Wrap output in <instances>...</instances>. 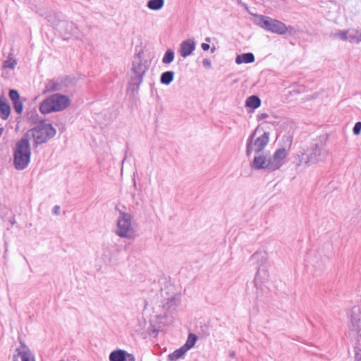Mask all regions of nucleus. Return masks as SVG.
Wrapping results in <instances>:
<instances>
[{
    "label": "nucleus",
    "mask_w": 361,
    "mask_h": 361,
    "mask_svg": "<svg viewBox=\"0 0 361 361\" xmlns=\"http://www.w3.org/2000/svg\"><path fill=\"white\" fill-rule=\"evenodd\" d=\"M11 113V106L4 94L0 95V118L6 120Z\"/></svg>",
    "instance_id": "16"
},
{
    "label": "nucleus",
    "mask_w": 361,
    "mask_h": 361,
    "mask_svg": "<svg viewBox=\"0 0 361 361\" xmlns=\"http://www.w3.org/2000/svg\"><path fill=\"white\" fill-rule=\"evenodd\" d=\"M177 306V300L174 297L168 298L165 303L163 304V307L166 310L174 308Z\"/></svg>",
    "instance_id": "30"
},
{
    "label": "nucleus",
    "mask_w": 361,
    "mask_h": 361,
    "mask_svg": "<svg viewBox=\"0 0 361 361\" xmlns=\"http://www.w3.org/2000/svg\"><path fill=\"white\" fill-rule=\"evenodd\" d=\"M269 117V114H267V113H262V114H258L257 115V120L258 121H260V120H262V119H264V118H267Z\"/></svg>",
    "instance_id": "38"
},
{
    "label": "nucleus",
    "mask_w": 361,
    "mask_h": 361,
    "mask_svg": "<svg viewBox=\"0 0 361 361\" xmlns=\"http://www.w3.org/2000/svg\"><path fill=\"white\" fill-rule=\"evenodd\" d=\"M256 131H253L249 136L246 144V155L250 157L254 151L256 153L261 152L267 146L269 141V133L264 132L261 136L258 137L253 142Z\"/></svg>",
    "instance_id": "7"
},
{
    "label": "nucleus",
    "mask_w": 361,
    "mask_h": 361,
    "mask_svg": "<svg viewBox=\"0 0 361 361\" xmlns=\"http://www.w3.org/2000/svg\"><path fill=\"white\" fill-rule=\"evenodd\" d=\"M197 336L195 334H189L185 343L183 345V348L188 351L191 349L197 341Z\"/></svg>",
    "instance_id": "25"
},
{
    "label": "nucleus",
    "mask_w": 361,
    "mask_h": 361,
    "mask_svg": "<svg viewBox=\"0 0 361 361\" xmlns=\"http://www.w3.org/2000/svg\"><path fill=\"white\" fill-rule=\"evenodd\" d=\"M24 361H35V356L29 350V348L24 344Z\"/></svg>",
    "instance_id": "31"
},
{
    "label": "nucleus",
    "mask_w": 361,
    "mask_h": 361,
    "mask_svg": "<svg viewBox=\"0 0 361 361\" xmlns=\"http://www.w3.org/2000/svg\"><path fill=\"white\" fill-rule=\"evenodd\" d=\"M268 159L264 155L255 156L250 167L255 170L266 169L269 172V166L267 165Z\"/></svg>",
    "instance_id": "14"
},
{
    "label": "nucleus",
    "mask_w": 361,
    "mask_h": 361,
    "mask_svg": "<svg viewBox=\"0 0 361 361\" xmlns=\"http://www.w3.org/2000/svg\"><path fill=\"white\" fill-rule=\"evenodd\" d=\"M9 97L13 102V106L15 111L20 114L23 111V103L20 100V94L16 90H11L9 91Z\"/></svg>",
    "instance_id": "15"
},
{
    "label": "nucleus",
    "mask_w": 361,
    "mask_h": 361,
    "mask_svg": "<svg viewBox=\"0 0 361 361\" xmlns=\"http://www.w3.org/2000/svg\"><path fill=\"white\" fill-rule=\"evenodd\" d=\"M175 73L172 71H167L161 73L160 77V82L162 85H168L174 79Z\"/></svg>",
    "instance_id": "21"
},
{
    "label": "nucleus",
    "mask_w": 361,
    "mask_h": 361,
    "mask_svg": "<svg viewBox=\"0 0 361 361\" xmlns=\"http://www.w3.org/2000/svg\"><path fill=\"white\" fill-rule=\"evenodd\" d=\"M350 30H342L334 35V37L340 38L341 40H348V35Z\"/></svg>",
    "instance_id": "32"
},
{
    "label": "nucleus",
    "mask_w": 361,
    "mask_h": 361,
    "mask_svg": "<svg viewBox=\"0 0 361 361\" xmlns=\"http://www.w3.org/2000/svg\"><path fill=\"white\" fill-rule=\"evenodd\" d=\"M16 63H17L16 60L13 58L12 54H9L7 59L4 61L3 68L4 69H6V68L13 69L15 68Z\"/></svg>",
    "instance_id": "28"
},
{
    "label": "nucleus",
    "mask_w": 361,
    "mask_h": 361,
    "mask_svg": "<svg viewBox=\"0 0 361 361\" xmlns=\"http://www.w3.org/2000/svg\"><path fill=\"white\" fill-rule=\"evenodd\" d=\"M19 123H20V122L18 121V125H17V126H16V131H18V130H19V129H20Z\"/></svg>",
    "instance_id": "43"
},
{
    "label": "nucleus",
    "mask_w": 361,
    "mask_h": 361,
    "mask_svg": "<svg viewBox=\"0 0 361 361\" xmlns=\"http://www.w3.org/2000/svg\"><path fill=\"white\" fill-rule=\"evenodd\" d=\"M142 54H143V51L141 49L138 52L135 53V56H134V61L133 62H140V63H143L142 62Z\"/></svg>",
    "instance_id": "34"
},
{
    "label": "nucleus",
    "mask_w": 361,
    "mask_h": 361,
    "mask_svg": "<svg viewBox=\"0 0 361 361\" xmlns=\"http://www.w3.org/2000/svg\"><path fill=\"white\" fill-rule=\"evenodd\" d=\"M261 105V99L257 95H252L247 98L245 101V106L256 109Z\"/></svg>",
    "instance_id": "20"
},
{
    "label": "nucleus",
    "mask_w": 361,
    "mask_h": 361,
    "mask_svg": "<svg viewBox=\"0 0 361 361\" xmlns=\"http://www.w3.org/2000/svg\"><path fill=\"white\" fill-rule=\"evenodd\" d=\"M201 47H202V49L204 51H208V50L209 49L210 46H209V44H207V43H202V44H201Z\"/></svg>",
    "instance_id": "39"
},
{
    "label": "nucleus",
    "mask_w": 361,
    "mask_h": 361,
    "mask_svg": "<svg viewBox=\"0 0 361 361\" xmlns=\"http://www.w3.org/2000/svg\"><path fill=\"white\" fill-rule=\"evenodd\" d=\"M210 40H211V39H210V38H209V37H207V38L205 39V41H206V42H210Z\"/></svg>",
    "instance_id": "46"
},
{
    "label": "nucleus",
    "mask_w": 361,
    "mask_h": 361,
    "mask_svg": "<svg viewBox=\"0 0 361 361\" xmlns=\"http://www.w3.org/2000/svg\"><path fill=\"white\" fill-rule=\"evenodd\" d=\"M348 40L351 43L359 44L361 42V29L351 30L348 35Z\"/></svg>",
    "instance_id": "22"
},
{
    "label": "nucleus",
    "mask_w": 361,
    "mask_h": 361,
    "mask_svg": "<svg viewBox=\"0 0 361 361\" xmlns=\"http://www.w3.org/2000/svg\"><path fill=\"white\" fill-rule=\"evenodd\" d=\"M133 220L132 214L119 211L116 234L121 238L134 239L135 238V230L133 225Z\"/></svg>",
    "instance_id": "5"
},
{
    "label": "nucleus",
    "mask_w": 361,
    "mask_h": 361,
    "mask_svg": "<svg viewBox=\"0 0 361 361\" xmlns=\"http://www.w3.org/2000/svg\"><path fill=\"white\" fill-rule=\"evenodd\" d=\"M215 50H216L215 47H212V49H211V52H212V53H214V52L215 51Z\"/></svg>",
    "instance_id": "44"
},
{
    "label": "nucleus",
    "mask_w": 361,
    "mask_h": 361,
    "mask_svg": "<svg viewBox=\"0 0 361 361\" xmlns=\"http://www.w3.org/2000/svg\"><path fill=\"white\" fill-rule=\"evenodd\" d=\"M164 4V0H149L147 2V7L154 11L161 9Z\"/></svg>",
    "instance_id": "26"
},
{
    "label": "nucleus",
    "mask_w": 361,
    "mask_h": 361,
    "mask_svg": "<svg viewBox=\"0 0 361 361\" xmlns=\"http://www.w3.org/2000/svg\"><path fill=\"white\" fill-rule=\"evenodd\" d=\"M287 155V150L284 147L276 149L274 154L268 159L269 172L279 169L284 164V159Z\"/></svg>",
    "instance_id": "8"
},
{
    "label": "nucleus",
    "mask_w": 361,
    "mask_h": 361,
    "mask_svg": "<svg viewBox=\"0 0 361 361\" xmlns=\"http://www.w3.org/2000/svg\"><path fill=\"white\" fill-rule=\"evenodd\" d=\"M21 345L16 348L17 355H13V361H23V351L21 350L22 342L20 341Z\"/></svg>",
    "instance_id": "33"
},
{
    "label": "nucleus",
    "mask_w": 361,
    "mask_h": 361,
    "mask_svg": "<svg viewBox=\"0 0 361 361\" xmlns=\"http://www.w3.org/2000/svg\"><path fill=\"white\" fill-rule=\"evenodd\" d=\"M195 49V42L194 39H188L187 40L183 41L180 44V56L183 58H186L187 56L192 54L193 51Z\"/></svg>",
    "instance_id": "13"
},
{
    "label": "nucleus",
    "mask_w": 361,
    "mask_h": 361,
    "mask_svg": "<svg viewBox=\"0 0 361 361\" xmlns=\"http://www.w3.org/2000/svg\"><path fill=\"white\" fill-rule=\"evenodd\" d=\"M355 361H361V349L355 347Z\"/></svg>",
    "instance_id": "36"
},
{
    "label": "nucleus",
    "mask_w": 361,
    "mask_h": 361,
    "mask_svg": "<svg viewBox=\"0 0 361 361\" xmlns=\"http://www.w3.org/2000/svg\"><path fill=\"white\" fill-rule=\"evenodd\" d=\"M3 130H4V129L2 128H0V137L2 135Z\"/></svg>",
    "instance_id": "45"
},
{
    "label": "nucleus",
    "mask_w": 361,
    "mask_h": 361,
    "mask_svg": "<svg viewBox=\"0 0 361 361\" xmlns=\"http://www.w3.org/2000/svg\"><path fill=\"white\" fill-rule=\"evenodd\" d=\"M348 316L350 320V329L357 333L360 336L361 331L360 322H361V310L357 306H354L348 312Z\"/></svg>",
    "instance_id": "10"
},
{
    "label": "nucleus",
    "mask_w": 361,
    "mask_h": 361,
    "mask_svg": "<svg viewBox=\"0 0 361 361\" xmlns=\"http://www.w3.org/2000/svg\"><path fill=\"white\" fill-rule=\"evenodd\" d=\"M353 134L355 135H358L360 134V132H361V124H360V121L359 122H357L353 128Z\"/></svg>",
    "instance_id": "35"
},
{
    "label": "nucleus",
    "mask_w": 361,
    "mask_h": 361,
    "mask_svg": "<svg viewBox=\"0 0 361 361\" xmlns=\"http://www.w3.org/2000/svg\"><path fill=\"white\" fill-rule=\"evenodd\" d=\"M267 259V254L265 252H256L251 256V260L256 261L257 267H265Z\"/></svg>",
    "instance_id": "18"
},
{
    "label": "nucleus",
    "mask_w": 361,
    "mask_h": 361,
    "mask_svg": "<svg viewBox=\"0 0 361 361\" xmlns=\"http://www.w3.org/2000/svg\"><path fill=\"white\" fill-rule=\"evenodd\" d=\"M27 119L29 122L35 126L40 121L41 119L39 118L37 112L35 111H30L27 113Z\"/></svg>",
    "instance_id": "27"
},
{
    "label": "nucleus",
    "mask_w": 361,
    "mask_h": 361,
    "mask_svg": "<svg viewBox=\"0 0 361 361\" xmlns=\"http://www.w3.org/2000/svg\"><path fill=\"white\" fill-rule=\"evenodd\" d=\"M229 356H230V357H231V358H234V357H235V352L234 350H231V351L229 352Z\"/></svg>",
    "instance_id": "41"
},
{
    "label": "nucleus",
    "mask_w": 361,
    "mask_h": 361,
    "mask_svg": "<svg viewBox=\"0 0 361 361\" xmlns=\"http://www.w3.org/2000/svg\"><path fill=\"white\" fill-rule=\"evenodd\" d=\"M13 164L17 170L23 169V138L17 142L13 149Z\"/></svg>",
    "instance_id": "12"
},
{
    "label": "nucleus",
    "mask_w": 361,
    "mask_h": 361,
    "mask_svg": "<svg viewBox=\"0 0 361 361\" xmlns=\"http://www.w3.org/2000/svg\"><path fill=\"white\" fill-rule=\"evenodd\" d=\"M257 273L254 279V283L257 286V282L264 283L269 279V272L267 267H257Z\"/></svg>",
    "instance_id": "17"
},
{
    "label": "nucleus",
    "mask_w": 361,
    "mask_h": 361,
    "mask_svg": "<svg viewBox=\"0 0 361 361\" xmlns=\"http://www.w3.org/2000/svg\"><path fill=\"white\" fill-rule=\"evenodd\" d=\"M146 63L147 61L145 63H140V61L132 63L131 75L128 82L127 91L128 92H137L139 91L144 76L149 68L148 66L145 64Z\"/></svg>",
    "instance_id": "6"
},
{
    "label": "nucleus",
    "mask_w": 361,
    "mask_h": 361,
    "mask_svg": "<svg viewBox=\"0 0 361 361\" xmlns=\"http://www.w3.org/2000/svg\"><path fill=\"white\" fill-rule=\"evenodd\" d=\"M255 60V55L251 53H244L240 55H238L235 58V63L237 64L241 63H253Z\"/></svg>",
    "instance_id": "19"
},
{
    "label": "nucleus",
    "mask_w": 361,
    "mask_h": 361,
    "mask_svg": "<svg viewBox=\"0 0 361 361\" xmlns=\"http://www.w3.org/2000/svg\"><path fill=\"white\" fill-rule=\"evenodd\" d=\"M323 148L324 145L321 141L312 143L311 146L307 148L306 153L302 152L300 155H297L298 161L296 166H301L303 162L305 166H308L323 161L326 154Z\"/></svg>",
    "instance_id": "4"
},
{
    "label": "nucleus",
    "mask_w": 361,
    "mask_h": 361,
    "mask_svg": "<svg viewBox=\"0 0 361 361\" xmlns=\"http://www.w3.org/2000/svg\"><path fill=\"white\" fill-rule=\"evenodd\" d=\"M186 352L187 350L183 348V346H181L180 348L174 350L172 353L168 355V360L176 361L178 359L183 356Z\"/></svg>",
    "instance_id": "24"
},
{
    "label": "nucleus",
    "mask_w": 361,
    "mask_h": 361,
    "mask_svg": "<svg viewBox=\"0 0 361 361\" xmlns=\"http://www.w3.org/2000/svg\"><path fill=\"white\" fill-rule=\"evenodd\" d=\"M73 80L69 77L50 80L46 83L44 93L64 91V89L72 85Z\"/></svg>",
    "instance_id": "9"
},
{
    "label": "nucleus",
    "mask_w": 361,
    "mask_h": 361,
    "mask_svg": "<svg viewBox=\"0 0 361 361\" xmlns=\"http://www.w3.org/2000/svg\"><path fill=\"white\" fill-rule=\"evenodd\" d=\"M71 99L66 95L55 93L45 98L39 104V111L45 115L52 112L61 111L68 108Z\"/></svg>",
    "instance_id": "3"
},
{
    "label": "nucleus",
    "mask_w": 361,
    "mask_h": 361,
    "mask_svg": "<svg viewBox=\"0 0 361 361\" xmlns=\"http://www.w3.org/2000/svg\"><path fill=\"white\" fill-rule=\"evenodd\" d=\"M30 154L29 140L27 137H24V169L30 162Z\"/></svg>",
    "instance_id": "23"
},
{
    "label": "nucleus",
    "mask_w": 361,
    "mask_h": 361,
    "mask_svg": "<svg viewBox=\"0 0 361 361\" xmlns=\"http://www.w3.org/2000/svg\"><path fill=\"white\" fill-rule=\"evenodd\" d=\"M252 20L263 30L279 35L288 34L292 36L296 32L293 26H286L284 23L267 16L252 13Z\"/></svg>",
    "instance_id": "1"
},
{
    "label": "nucleus",
    "mask_w": 361,
    "mask_h": 361,
    "mask_svg": "<svg viewBox=\"0 0 361 361\" xmlns=\"http://www.w3.org/2000/svg\"><path fill=\"white\" fill-rule=\"evenodd\" d=\"M237 2L238 4L243 5L246 9H248V6L246 4L242 3V0H237Z\"/></svg>",
    "instance_id": "42"
},
{
    "label": "nucleus",
    "mask_w": 361,
    "mask_h": 361,
    "mask_svg": "<svg viewBox=\"0 0 361 361\" xmlns=\"http://www.w3.org/2000/svg\"><path fill=\"white\" fill-rule=\"evenodd\" d=\"M56 130L51 123L45 119H41L36 126L24 135V137H27L31 135L34 140L33 146L37 147L39 145L47 142L56 135Z\"/></svg>",
    "instance_id": "2"
},
{
    "label": "nucleus",
    "mask_w": 361,
    "mask_h": 361,
    "mask_svg": "<svg viewBox=\"0 0 361 361\" xmlns=\"http://www.w3.org/2000/svg\"><path fill=\"white\" fill-rule=\"evenodd\" d=\"M202 64L204 67L206 68H210L211 67V61L208 59H204L203 61H202Z\"/></svg>",
    "instance_id": "37"
},
{
    "label": "nucleus",
    "mask_w": 361,
    "mask_h": 361,
    "mask_svg": "<svg viewBox=\"0 0 361 361\" xmlns=\"http://www.w3.org/2000/svg\"><path fill=\"white\" fill-rule=\"evenodd\" d=\"M109 358V361H135V356L133 354L121 349L112 351Z\"/></svg>",
    "instance_id": "11"
},
{
    "label": "nucleus",
    "mask_w": 361,
    "mask_h": 361,
    "mask_svg": "<svg viewBox=\"0 0 361 361\" xmlns=\"http://www.w3.org/2000/svg\"><path fill=\"white\" fill-rule=\"evenodd\" d=\"M174 59V51L172 49H168L162 59L163 63H171Z\"/></svg>",
    "instance_id": "29"
},
{
    "label": "nucleus",
    "mask_w": 361,
    "mask_h": 361,
    "mask_svg": "<svg viewBox=\"0 0 361 361\" xmlns=\"http://www.w3.org/2000/svg\"><path fill=\"white\" fill-rule=\"evenodd\" d=\"M59 210H60V207L59 205H56L53 208V213L54 214H56V215H59Z\"/></svg>",
    "instance_id": "40"
}]
</instances>
